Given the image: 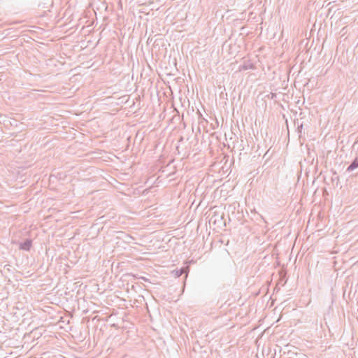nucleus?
Here are the masks:
<instances>
[{
  "instance_id": "f257e3e1",
  "label": "nucleus",
  "mask_w": 358,
  "mask_h": 358,
  "mask_svg": "<svg viewBox=\"0 0 358 358\" xmlns=\"http://www.w3.org/2000/svg\"><path fill=\"white\" fill-rule=\"evenodd\" d=\"M255 69V65L250 59H243V64L240 65L238 70L241 71Z\"/></svg>"
},
{
  "instance_id": "20e7f679",
  "label": "nucleus",
  "mask_w": 358,
  "mask_h": 358,
  "mask_svg": "<svg viewBox=\"0 0 358 358\" xmlns=\"http://www.w3.org/2000/svg\"><path fill=\"white\" fill-rule=\"evenodd\" d=\"M223 219V215H215L210 218V222H213L215 224L222 221Z\"/></svg>"
},
{
  "instance_id": "423d86ee",
  "label": "nucleus",
  "mask_w": 358,
  "mask_h": 358,
  "mask_svg": "<svg viewBox=\"0 0 358 358\" xmlns=\"http://www.w3.org/2000/svg\"><path fill=\"white\" fill-rule=\"evenodd\" d=\"M302 128H303V124H301L300 126H298L297 129H298L299 132H300V133L301 132Z\"/></svg>"
},
{
  "instance_id": "0eeeda50",
  "label": "nucleus",
  "mask_w": 358,
  "mask_h": 358,
  "mask_svg": "<svg viewBox=\"0 0 358 358\" xmlns=\"http://www.w3.org/2000/svg\"><path fill=\"white\" fill-rule=\"evenodd\" d=\"M276 96V94L274 93H271V99H274Z\"/></svg>"
},
{
  "instance_id": "39448f33",
  "label": "nucleus",
  "mask_w": 358,
  "mask_h": 358,
  "mask_svg": "<svg viewBox=\"0 0 358 358\" xmlns=\"http://www.w3.org/2000/svg\"><path fill=\"white\" fill-rule=\"evenodd\" d=\"M185 271L186 268H182L180 270H175L173 271V273H174L175 277L178 278L181 276Z\"/></svg>"
},
{
  "instance_id": "7ed1b4c3",
  "label": "nucleus",
  "mask_w": 358,
  "mask_h": 358,
  "mask_svg": "<svg viewBox=\"0 0 358 358\" xmlns=\"http://www.w3.org/2000/svg\"><path fill=\"white\" fill-rule=\"evenodd\" d=\"M358 168V157H356L347 168V171L350 172Z\"/></svg>"
},
{
  "instance_id": "f03ea898",
  "label": "nucleus",
  "mask_w": 358,
  "mask_h": 358,
  "mask_svg": "<svg viewBox=\"0 0 358 358\" xmlns=\"http://www.w3.org/2000/svg\"><path fill=\"white\" fill-rule=\"evenodd\" d=\"M32 245V241L31 239H27L24 242L20 243L19 248L22 250L29 251Z\"/></svg>"
}]
</instances>
